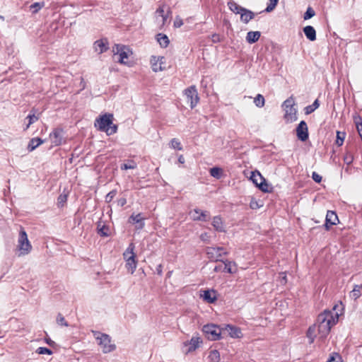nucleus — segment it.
Listing matches in <instances>:
<instances>
[{"instance_id": "b1692460", "label": "nucleus", "mask_w": 362, "mask_h": 362, "mask_svg": "<svg viewBox=\"0 0 362 362\" xmlns=\"http://www.w3.org/2000/svg\"><path fill=\"white\" fill-rule=\"evenodd\" d=\"M212 226L218 232H223L225 230L222 218L219 216L213 218Z\"/></svg>"}, {"instance_id": "c756f323", "label": "nucleus", "mask_w": 362, "mask_h": 362, "mask_svg": "<svg viewBox=\"0 0 362 362\" xmlns=\"http://www.w3.org/2000/svg\"><path fill=\"white\" fill-rule=\"evenodd\" d=\"M228 6L229 9L235 14H240L243 10L245 8L244 7L240 6L235 1L228 2Z\"/></svg>"}, {"instance_id": "393cba45", "label": "nucleus", "mask_w": 362, "mask_h": 362, "mask_svg": "<svg viewBox=\"0 0 362 362\" xmlns=\"http://www.w3.org/2000/svg\"><path fill=\"white\" fill-rule=\"evenodd\" d=\"M126 262L127 269L132 274L134 272L137 264L136 256H131L130 257H128V259H127Z\"/></svg>"}, {"instance_id": "f704fd0d", "label": "nucleus", "mask_w": 362, "mask_h": 362, "mask_svg": "<svg viewBox=\"0 0 362 362\" xmlns=\"http://www.w3.org/2000/svg\"><path fill=\"white\" fill-rule=\"evenodd\" d=\"M208 358L211 362H218L220 361L219 351L216 349L211 351Z\"/></svg>"}, {"instance_id": "bf43d9fd", "label": "nucleus", "mask_w": 362, "mask_h": 362, "mask_svg": "<svg viewBox=\"0 0 362 362\" xmlns=\"http://www.w3.org/2000/svg\"><path fill=\"white\" fill-rule=\"evenodd\" d=\"M200 238L204 242H208L209 240V235L207 233H204L200 235Z\"/></svg>"}, {"instance_id": "412c9836", "label": "nucleus", "mask_w": 362, "mask_h": 362, "mask_svg": "<svg viewBox=\"0 0 362 362\" xmlns=\"http://www.w3.org/2000/svg\"><path fill=\"white\" fill-rule=\"evenodd\" d=\"M97 233L101 237H108L110 236V227L99 221L97 222Z\"/></svg>"}, {"instance_id": "37998d69", "label": "nucleus", "mask_w": 362, "mask_h": 362, "mask_svg": "<svg viewBox=\"0 0 362 362\" xmlns=\"http://www.w3.org/2000/svg\"><path fill=\"white\" fill-rule=\"evenodd\" d=\"M26 119H28V124L26 126V129H28L30 124H33L38 119V117L37 116H35V113H33V114H29L27 116Z\"/></svg>"}, {"instance_id": "13d9d810", "label": "nucleus", "mask_w": 362, "mask_h": 362, "mask_svg": "<svg viewBox=\"0 0 362 362\" xmlns=\"http://www.w3.org/2000/svg\"><path fill=\"white\" fill-rule=\"evenodd\" d=\"M171 13V11L170 9H168V13L166 14H164L163 16H160L162 18V21H163V25H165L168 17H169V14Z\"/></svg>"}, {"instance_id": "a211bd4d", "label": "nucleus", "mask_w": 362, "mask_h": 362, "mask_svg": "<svg viewBox=\"0 0 362 362\" xmlns=\"http://www.w3.org/2000/svg\"><path fill=\"white\" fill-rule=\"evenodd\" d=\"M284 109L285 111L284 119L288 122H292L297 119V116H296L297 111H296V109L293 106L289 107L288 108H284Z\"/></svg>"}, {"instance_id": "7c9ffc66", "label": "nucleus", "mask_w": 362, "mask_h": 362, "mask_svg": "<svg viewBox=\"0 0 362 362\" xmlns=\"http://www.w3.org/2000/svg\"><path fill=\"white\" fill-rule=\"evenodd\" d=\"M223 264V272H227L229 274H233L236 272V269H233L232 266H235V264L234 262H230V261H225L222 262Z\"/></svg>"}, {"instance_id": "3c124183", "label": "nucleus", "mask_w": 362, "mask_h": 362, "mask_svg": "<svg viewBox=\"0 0 362 362\" xmlns=\"http://www.w3.org/2000/svg\"><path fill=\"white\" fill-rule=\"evenodd\" d=\"M344 160L347 165H350L354 160V157L351 153H347L344 158Z\"/></svg>"}, {"instance_id": "c85d7f7f", "label": "nucleus", "mask_w": 362, "mask_h": 362, "mask_svg": "<svg viewBox=\"0 0 362 362\" xmlns=\"http://www.w3.org/2000/svg\"><path fill=\"white\" fill-rule=\"evenodd\" d=\"M156 38L161 47L165 48L169 45L170 40L166 35L158 33Z\"/></svg>"}, {"instance_id": "1a4fd4ad", "label": "nucleus", "mask_w": 362, "mask_h": 362, "mask_svg": "<svg viewBox=\"0 0 362 362\" xmlns=\"http://www.w3.org/2000/svg\"><path fill=\"white\" fill-rule=\"evenodd\" d=\"M49 138L54 146H60L64 142L63 129L60 128L54 129L52 132L50 133Z\"/></svg>"}, {"instance_id": "4be33fe9", "label": "nucleus", "mask_w": 362, "mask_h": 362, "mask_svg": "<svg viewBox=\"0 0 362 362\" xmlns=\"http://www.w3.org/2000/svg\"><path fill=\"white\" fill-rule=\"evenodd\" d=\"M303 32L306 37L310 40L314 41L316 40V31L311 25H307L303 28Z\"/></svg>"}, {"instance_id": "e433bc0d", "label": "nucleus", "mask_w": 362, "mask_h": 362, "mask_svg": "<svg viewBox=\"0 0 362 362\" xmlns=\"http://www.w3.org/2000/svg\"><path fill=\"white\" fill-rule=\"evenodd\" d=\"M45 6L44 2H35L30 6V10L33 13H37Z\"/></svg>"}, {"instance_id": "680f3d73", "label": "nucleus", "mask_w": 362, "mask_h": 362, "mask_svg": "<svg viewBox=\"0 0 362 362\" xmlns=\"http://www.w3.org/2000/svg\"><path fill=\"white\" fill-rule=\"evenodd\" d=\"M223 264H219V265H216V266H215V267L214 268V271L215 272H223Z\"/></svg>"}, {"instance_id": "ddd939ff", "label": "nucleus", "mask_w": 362, "mask_h": 362, "mask_svg": "<svg viewBox=\"0 0 362 362\" xmlns=\"http://www.w3.org/2000/svg\"><path fill=\"white\" fill-rule=\"evenodd\" d=\"M223 334H228L233 338H240L242 336L241 329L235 326L226 325L222 327Z\"/></svg>"}, {"instance_id": "e2e57ef3", "label": "nucleus", "mask_w": 362, "mask_h": 362, "mask_svg": "<svg viewBox=\"0 0 362 362\" xmlns=\"http://www.w3.org/2000/svg\"><path fill=\"white\" fill-rule=\"evenodd\" d=\"M250 208L252 209L259 208V204H258L257 202H256V201H252L250 204Z\"/></svg>"}, {"instance_id": "7ed1b4c3", "label": "nucleus", "mask_w": 362, "mask_h": 362, "mask_svg": "<svg viewBox=\"0 0 362 362\" xmlns=\"http://www.w3.org/2000/svg\"><path fill=\"white\" fill-rule=\"evenodd\" d=\"M204 334L206 335L209 340L216 341L221 339V335L223 334L222 327L216 326L214 324H208L203 327L202 329Z\"/></svg>"}, {"instance_id": "0eeeda50", "label": "nucleus", "mask_w": 362, "mask_h": 362, "mask_svg": "<svg viewBox=\"0 0 362 362\" xmlns=\"http://www.w3.org/2000/svg\"><path fill=\"white\" fill-rule=\"evenodd\" d=\"M339 320V314L333 313L330 310H325L320 313L317 318V324H336Z\"/></svg>"}, {"instance_id": "79ce46f5", "label": "nucleus", "mask_w": 362, "mask_h": 362, "mask_svg": "<svg viewBox=\"0 0 362 362\" xmlns=\"http://www.w3.org/2000/svg\"><path fill=\"white\" fill-rule=\"evenodd\" d=\"M269 3L268 4L265 11L267 12H271L272 11L274 8L276 7L279 0H269Z\"/></svg>"}, {"instance_id": "cd10ccee", "label": "nucleus", "mask_w": 362, "mask_h": 362, "mask_svg": "<svg viewBox=\"0 0 362 362\" xmlns=\"http://www.w3.org/2000/svg\"><path fill=\"white\" fill-rule=\"evenodd\" d=\"M130 220L132 221L134 223H138L139 226L137 228L141 229L144 226V218L141 216V214H138L136 215L132 214L130 218Z\"/></svg>"}, {"instance_id": "338daca9", "label": "nucleus", "mask_w": 362, "mask_h": 362, "mask_svg": "<svg viewBox=\"0 0 362 362\" xmlns=\"http://www.w3.org/2000/svg\"><path fill=\"white\" fill-rule=\"evenodd\" d=\"M127 203L126 199L122 198L118 200V204L123 206Z\"/></svg>"}, {"instance_id": "9d476101", "label": "nucleus", "mask_w": 362, "mask_h": 362, "mask_svg": "<svg viewBox=\"0 0 362 362\" xmlns=\"http://www.w3.org/2000/svg\"><path fill=\"white\" fill-rule=\"evenodd\" d=\"M296 135L301 141H305L309 136L308 128L305 121H301L296 127Z\"/></svg>"}, {"instance_id": "2eb2a0df", "label": "nucleus", "mask_w": 362, "mask_h": 362, "mask_svg": "<svg viewBox=\"0 0 362 362\" xmlns=\"http://www.w3.org/2000/svg\"><path fill=\"white\" fill-rule=\"evenodd\" d=\"M339 222L337 214L333 211H328L326 215L325 223L324 226L327 230H329L332 226L336 225Z\"/></svg>"}, {"instance_id": "c9c22d12", "label": "nucleus", "mask_w": 362, "mask_h": 362, "mask_svg": "<svg viewBox=\"0 0 362 362\" xmlns=\"http://www.w3.org/2000/svg\"><path fill=\"white\" fill-rule=\"evenodd\" d=\"M254 103L258 107H262L264 105L265 100L262 95L257 94L254 98Z\"/></svg>"}, {"instance_id": "6e6552de", "label": "nucleus", "mask_w": 362, "mask_h": 362, "mask_svg": "<svg viewBox=\"0 0 362 362\" xmlns=\"http://www.w3.org/2000/svg\"><path fill=\"white\" fill-rule=\"evenodd\" d=\"M224 249L223 247H208L206 249V254L211 259H213L216 262L220 261L223 262L220 258L221 257L222 255H226L227 252L223 251Z\"/></svg>"}, {"instance_id": "20e7f679", "label": "nucleus", "mask_w": 362, "mask_h": 362, "mask_svg": "<svg viewBox=\"0 0 362 362\" xmlns=\"http://www.w3.org/2000/svg\"><path fill=\"white\" fill-rule=\"evenodd\" d=\"M95 338L99 341V344L103 349L104 353H110L116 349V346L111 343V339L108 334L98 333Z\"/></svg>"}, {"instance_id": "a878e982", "label": "nucleus", "mask_w": 362, "mask_h": 362, "mask_svg": "<svg viewBox=\"0 0 362 362\" xmlns=\"http://www.w3.org/2000/svg\"><path fill=\"white\" fill-rule=\"evenodd\" d=\"M96 50L99 49L100 53H103L108 49L107 40H99L94 43Z\"/></svg>"}, {"instance_id": "de8ad7c7", "label": "nucleus", "mask_w": 362, "mask_h": 362, "mask_svg": "<svg viewBox=\"0 0 362 362\" xmlns=\"http://www.w3.org/2000/svg\"><path fill=\"white\" fill-rule=\"evenodd\" d=\"M294 105H295V103H294V100H293V97H290L284 102L282 107L284 108H288L289 107L294 106Z\"/></svg>"}, {"instance_id": "6e6d98bb", "label": "nucleus", "mask_w": 362, "mask_h": 362, "mask_svg": "<svg viewBox=\"0 0 362 362\" xmlns=\"http://www.w3.org/2000/svg\"><path fill=\"white\" fill-rule=\"evenodd\" d=\"M183 25V21L181 18H177L174 21V26L175 28H180Z\"/></svg>"}, {"instance_id": "ea45409f", "label": "nucleus", "mask_w": 362, "mask_h": 362, "mask_svg": "<svg viewBox=\"0 0 362 362\" xmlns=\"http://www.w3.org/2000/svg\"><path fill=\"white\" fill-rule=\"evenodd\" d=\"M170 147L174 148V149H177V150H179V151L182 150V146L181 143L176 138H174V139H173L170 141Z\"/></svg>"}, {"instance_id": "c03bdc74", "label": "nucleus", "mask_w": 362, "mask_h": 362, "mask_svg": "<svg viewBox=\"0 0 362 362\" xmlns=\"http://www.w3.org/2000/svg\"><path fill=\"white\" fill-rule=\"evenodd\" d=\"M36 353H37L38 354H48V355L52 354V350L47 347H39L36 350Z\"/></svg>"}, {"instance_id": "603ef678", "label": "nucleus", "mask_w": 362, "mask_h": 362, "mask_svg": "<svg viewBox=\"0 0 362 362\" xmlns=\"http://www.w3.org/2000/svg\"><path fill=\"white\" fill-rule=\"evenodd\" d=\"M312 178L313 180L316 182L317 183H320L322 181V176L320 175L316 172H313L312 174Z\"/></svg>"}, {"instance_id": "864d4df0", "label": "nucleus", "mask_w": 362, "mask_h": 362, "mask_svg": "<svg viewBox=\"0 0 362 362\" xmlns=\"http://www.w3.org/2000/svg\"><path fill=\"white\" fill-rule=\"evenodd\" d=\"M211 41L214 42V43H217V42H221V37H220V35L218 34H216V33H214L211 35Z\"/></svg>"}, {"instance_id": "473e14b6", "label": "nucleus", "mask_w": 362, "mask_h": 362, "mask_svg": "<svg viewBox=\"0 0 362 362\" xmlns=\"http://www.w3.org/2000/svg\"><path fill=\"white\" fill-rule=\"evenodd\" d=\"M134 248L135 245L134 243H130L128 247L123 253V256L125 260L128 259V257H130L131 256H136V255L134 252Z\"/></svg>"}, {"instance_id": "49530a36", "label": "nucleus", "mask_w": 362, "mask_h": 362, "mask_svg": "<svg viewBox=\"0 0 362 362\" xmlns=\"http://www.w3.org/2000/svg\"><path fill=\"white\" fill-rule=\"evenodd\" d=\"M57 322L58 325L68 327L69 325L67 322L66 321L65 318L63 317V315L61 313H59L57 317Z\"/></svg>"}, {"instance_id": "a18cd8bd", "label": "nucleus", "mask_w": 362, "mask_h": 362, "mask_svg": "<svg viewBox=\"0 0 362 362\" xmlns=\"http://www.w3.org/2000/svg\"><path fill=\"white\" fill-rule=\"evenodd\" d=\"M315 15L314 10L311 7H308L306 12L304 13V19L308 20L313 18Z\"/></svg>"}, {"instance_id": "bb28decb", "label": "nucleus", "mask_w": 362, "mask_h": 362, "mask_svg": "<svg viewBox=\"0 0 362 362\" xmlns=\"http://www.w3.org/2000/svg\"><path fill=\"white\" fill-rule=\"evenodd\" d=\"M44 142L42 139L40 138L36 137L33 138L28 145V150L29 151H34L37 146H39L40 144H42Z\"/></svg>"}, {"instance_id": "f8f14e48", "label": "nucleus", "mask_w": 362, "mask_h": 362, "mask_svg": "<svg viewBox=\"0 0 362 362\" xmlns=\"http://www.w3.org/2000/svg\"><path fill=\"white\" fill-rule=\"evenodd\" d=\"M193 221H207L209 220V212L207 211H202L199 209H194L190 212Z\"/></svg>"}, {"instance_id": "774afa93", "label": "nucleus", "mask_w": 362, "mask_h": 362, "mask_svg": "<svg viewBox=\"0 0 362 362\" xmlns=\"http://www.w3.org/2000/svg\"><path fill=\"white\" fill-rule=\"evenodd\" d=\"M46 342L51 346H54L55 344V342L54 341H52V339H46Z\"/></svg>"}, {"instance_id": "423d86ee", "label": "nucleus", "mask_w": 362, "mask_h": 362, "mask_svg": "<svg viewBox=\"0 0 362 362\" xmlns=\"http://www.w3.org/2000/svg\"><path fill=\"white\" fill-rule=\"evenodd\" d=\"M184 93L187 102L189 103L190 107L193 109L199 102V97L196 86L193 85L188 87L185 90Z\"/></svg>"}, {"instance_id": "dca6fc26", "label": "nucleus", "mask_w": 362, "mask_h": 362, "mask_svg": "<svg viewBox=\"0 0 362 362\" xmlns=\"http://www.w3.org/2000/svg\"><path fill=\"white\" fill-rule=\"evenodd\" d=\"M164 57H157L156 56H153L151 59V67L153 71L158 72L163 70L162 67V64H163Z\"/></svg>"}, {"instance_id": "6ab92c4d", "label": "nucleus", "mask_w": 362, "mask_h": 362, "mask_svg": "<svg viewBox=\"0 0 362 362\" xmlns=\"http://www.w3.org/2000/svg\"><path fill=\"white\" fill-rule=\"evenodd\" d=\"M335 324H317L318 333L320 338H325L329 333L331 328Z\"/></svg>"}, {"instance_id": "9b49d317", "label": "nucleus", "mask_w": 362, "mask_h": 362, "mask_svg": "<svg viewBox=\"0 0 362 362\" xmlns=\"http://www.w3.org/2000/svg\"><path fill=\"white\" fill-rule=\"evenodd\" d=\"M128 49L124 45H115L113 47V52L115 54H119V58L118 62L120 64H125L124 59L128 58Z\"/></svg>"}, {"instance_id": "4c0bfd02", "label": "nucleus", "mask_w": 362, "mask_h": 362, "mask_svg": "<svg viewBox=\"0 0 362 362\" xmlns=\"http://www.w3.org/2000/svg\"><path fill=\"white\" fill-rule=\"evenodd\" d=\"M346 133L344 132H337V139H336V144L338 146H341L343 145L344 139H345Z\"/></svg>"}, {"instance_id": "f3484780", "label": "nucleus", "mask_w": 362, "mask_h": 362, "mask_svg": "<svg viewBox=\"0 0 362 362\" xmlns=\"http://www.w3.org/2000/svg\"><path fill=\"white\" fill-rule=\"evenodd\" d=\"M240 21L245 24H247L251 20H252L255 17L256 13L245 8L240 14Z\"/></svg>"}, {"instance_id": "4468645a", "label": "nucleus", "mask_w": 362, "mask_h": 362, "mask_svg": "<svg viewBox=\"0 0 362 362\" xmlns=\"http://www.w3.org/2000/svg\"><path fill=\"white\" fill-rule=\"evenodd\" d=\"M202 342V341L200 339V338L197 337H193L189 341L184 342V348H185V353L188 354L196 350V349L198 348L199 344Z\"/></svg>"}, {"instance_id": "72a5a7b5", "label": "nucleus", "mask_w": 362, "mask_h": 362, "mask_svg": "<svg viewBox=\"0 0 362 362\" xmlns=\"http://www.w3.org/2000/svg\"><path fill=\"white\" fill-rule=\"evenodd\" d=\"M320 106V103L318 99H316L313 103L310 105H308L305 107V113L306 115L311 114L317 108H318Z\"/></svg>"}, {"instance_id": "a19ab883", "label": "nucleus", "mask_w": 362, "mask_h": 362, "mask_svg": "<svg viewBox=\"0 0 362 362\" xmlns=\"http://www.w3.org/2000/svg\"><path fill=\"white\" fill-rule=\"evenodd\" d=\"M136 168V163L133 160H130L127 163H124L121 165L122 170L135 169Z\"/></svg>"}, {"instance_id": "2f4dec72", "label": "nucleus", "mask_w": 362, "mask_h": 362, "mask_svg": "<svg viewBox=\"0 0 362 362\" xmlns=\"http://www.w3.org/2000/svg\"><path fill=\"white\" fill-rule=\"evenodd\" d=\"M362 285H355L353 290L350 293V296L356 300L361 296Z\"/></svg>"}, {"instance_id": "4d7b16f0", "label": "nucleus", "mask_w": 362, "mask_h": 362, "mask_svg": "<svg viewBox=\"0 0 362 362\" xmlns=\"http://www.w3.org/2000/svg\"><path fill=\"white\" fill-rule=\"evenodd\" d=\"M156 13L158 14L160 16H163L165 14L164 6H159L156 10Z\"/></svg>"}, {"instance_id": "aec40b11", "label": "nucleus", "mask_w": 362, "mask_h": 362, "mask_svg": "<svg viewBox=\"0 0 362 362\" xmlns=\"http://www.w3.org/2000/svg\"><path fill=\"white\" fill-rule=\"evenodd\" d=\"M201 296L203 298L204 301H206L209 303H213L217 299L216 293L214 290L204 291V293L202 295H201Z\"/></svg>"}, {"instance_id": "0e129e2a", "label": "nucleus", "mask_w": 362, "mask_h": 362, "mask_svg": "<svg viewBox=\"0 0 362 362\" xmlns=\"http://www.w3.org/2000/svg\"><path fill=\"white\" fill-rule=\"evenodd\" d=\"M156 273L161 276L163 274V266L161 264H158L156 267Z\"/></svg>"}, {"instance_id": "5fc2aeb1", "label": "nucleus", "mask_w": 362, "mask_h": 362, "mask_svg": "<svg viewBox=\"0 0 362 362\" xmlns=\"http://www.w3.org/2000/svg\"><path fill=\"white\" fill-rule=\"evenodd\" d=\"M356 129H357L358 133L361 139H362V122H356Z\"/></svg>"}, {"instance_id": "f257e3e1", "label": "nucleus", "mask_w": 362, "mask_h": 362, "mask_svg": "<svg viewBox=\"0 0 362 362\" xmlns=\"http://www.w3.org/2000/svg\"><path fill=\"white\" fill-rule=\"evenodd\" d=\"M112 114H105L95 119V127L107 135H112L117 132V126L112 123Z\"/></svg>"}, {"instance_id": "5701e85b", "label": "nucleus", "mask_w": 362, "mask_h": 362, "mask_svg": "<svg viewBox=\"0 0 362 362\" xmlns=\"http://www.w3.org/2000/svg\"><path fill=\"white\" fill-rule=\"evenodd\" d=\"M261 36L259 31H250L247 33L246 40L248 43L252 44L258 41Z\"/></svg>"}, {"instance_id": "f03ea898", "label": "nucleus", "mask_w": 362, "mask_h": 362, "mask_svg": "<svg viewBox=\"0 0 362 362\" xmlns=\"http://www.w3.org/2000/svg\"><path fill=\"white\" fill-rule=\"evenodd\" d=\"M250 179L262 192H271L272 191L273 187L267 183L265 178L260 174L259 172H252Z\"/></svg>"}, {"instance_id": "09e8293b", "label": "nucleus", "mask_w": 362, "mask_h": 362, "mask_svg": "<svg viewBox=\"0 0 362 362\" xmlns=\"http://www.w3.org/2000/svg\"><path fill=\"white\" fill-rule=\"evenodd\" d=\"M66 200H67L66 194H60L57 199L58 205L59 206H63L64 203L66 202Z\"/></svg>"}, {"instance_id": "58836bf2", "label": "nucleus", "mask_w": 362, "mask_h": 362, "mask_svg": "<svg viewBox=\"0 0 362 362\" xmlns=\"http://www.w3.org/2000/svg\"><path fill=\"white\" fill-rule=\"evenodd\" d=\"M222 172V169L218 167H214L210 169L211 176L218 179L221 177Z\"/></svg>"}, {"instance_id": "39448f33", "label": "nucleus", "mask_w": 362, "mask_h": 362, "mask_svg": "<svg viewBox=\"0 0 362 362\" xmlns=\"http://www.w3.org/2000/svg\"><path fill=\"white\" fill-rule=\"evenodd\" d=\"M18 243V249L22 255H27L31 251L32 246L28 239L27 233L23 229L19 233Z\"/></svg>"}, {"instance_id": "69168bd1", "label": "nucleus", "mask_w": 362, "mask_h": 362, "mask_svg": "<svg viewBox=\"0 0 362 362\" xmlns=\"http://www.w3.org/2000/svg\"><path fill=\"white\" fill-rule=\"evenodd\" d=\"M280 275H281V283L286 284L287 281L286 273H284V272L281 273Z\"/></svg>"}, {"instance_id": "052dcab7", "label": "nucleus", "mask_w": 362, "mask_h": 362, "mask_svg": "<svg viewBox=\"0 0 362 362\" xmlns=\"http://www.w3.org/2000/svg\"><path fill=\"white\" fill-rule=\"evenodd\" d=\"M335 356H338L339 358H340V356H339L338 354H337V353H333V354L329 356V359L327 360V362H334V361H335Z\"/></svg>"}, {"instance_id": "8fccbe9b", "label": "nucleus", "mask_w": 362, "mask_h": 362, "mask_svg": "<svg viewBox=\"0 0 362 362\" xmlns=\"http://www.w3.org/2000/svg\"><path fill=\"white\" fill-rule=\"evenodd\" d=\"M117 194V191L116 190H112L110 191L105 197V202L107 203H109L110 202L113 198L115 197Z\"/></svg>"}]
</instances>
